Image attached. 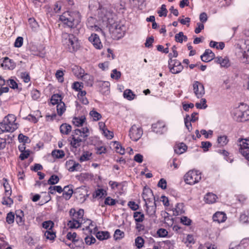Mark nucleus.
<instances>
[{"label": "nucleus", "instance_id": "obj_1", "mask_svg": "<svg viewBox=\"0 0 249 249\" xmlns=\"http://www.w3.org/2000/svg\"><path fill=\"white\" fill-rule=\"evenodd\" d=\"M70 215L71 216V220H70L68 223V225L70 228H78L82 224L85 223H88V226H85L86 230H88L89 232H91V230L89 229V226H94L93 222L90 219H83V215L84 213V210L80 209L78 211L76 212L75 209H71L70 211Z\"/></svg>", "mask_w": 249, "mask_h": 249}, {"label": "nucleus", "instance_id": "obj_2", "mask_svg": "<svg viewBox=\"0 0 249 249\" xmlns=\"http://www.w3.org/2000/svg\"><path fill=\"white\" fill-rule=\"evenodd\" d=\"M63 45L71 53L76 52L80 48L78 38L72 34L63 33L62 34Z\"/></svg>", "mask_w": 249, "mask_h": 249}, {"label": "nucleus", "instance_id": "obj_3", "mask_svg": "<svg viewBox=\"0 0 249 249\" xmlns=\"http://www.w3.org/2000/svg\"><path fill=\"white\" fill-rule=\"evenodd\" d=\"M59 19L68 27L74 28L80 22V15L78 11H68L63 13Z\"/></svg>", "mask_w": 249, "mask_h": 249}, {"label": "nucleus", "instance_id": "obj_4", "mask_svg": "<svg viewBox=\"0 0 249 249\" xmlns=\"http://www.w3.org/2000/svg\"><path fill=\"white\" fill-rule=\"evenodd\" d=\"M232 116L234 120L239 122H243L249 120V107L242 104L238 107L234 109Z\"/></svg>", "mask_w": 249, "mask_h": 249}, {"label": "nucleus", "instance_id": "obj_5", "mask_svg": "<svg viewBox=\"0 0 249 249\" xmlns=\"http://www.w3.org/2000/svg\"><path fill=\"white\" fill-rule=\"evenodd\" d=\"M109 25V30L112 34V36L115 39H119L123 37L125 34V27L118 22H110Z\"/></svg>", "mask_w": 249, "mask_h": 249}, {"label": "nucleus", "instance_id": "obj_6", "mask_svg": "<svg viewBox=\"0 0 249 249\" xmlns=\"http://www.w3.org/2000/svg\"><path fill=\"white\" fill-rule=\"evenodd\" d=\"M94 14L98 16L99 19L106 22L107 25L113 21V18L115 16L113 12L105 6L101 7Z\"/></svg>", "mask_w": 249, "mask_h": 249}, {"label": "nucleus", "instance_id": "obj_7", "mask_svg": "<svg viewBox=\"0 0 249 249\" xmlns=\"http://www.w3.org/2000/svg\"><path fill=\"white\" fill-rule=\"evenodd\" d=\"M201 179V175L199 171L192 170L189 171L184 176L186 183L194 185L198 182Z\"/></svg>", "mask_w": 249, "mask_h": 249}, {"label": "nucleus", "instance_id": "obj_8", "mask_svg": "<svg viewBox=\"0 0 249 249\" xmlns=\"http://www.w3.org/2000/svg\"><path fill=\"white\" fill-rule=\"evenodd\" d=\"M239 150L240 153L249 161V139H242L239 140Z\"/></svg>", "mask_w": 249, "mask_h": 249}, {"label": "nucleus", "instance_id": "obj_9", "mask_svg": "<svg viewBox=\"0 0 249 249\" xmlns=\"http://www.w3.org/2000/svg\"><path fill=\"white\" fill-rule=\"evenodd\" d=\"M143 131L141 127L137 126L136 124L133 125L130 130L129 135L130 139L134 141H137L142 137Z\"/></svg>", "mask_w": 249, "mask_h": 249}, {"label": "nucleus", "instance_id": "obj_10", "mask_svg": "<svg viewBox=\"0 0 249 249\" xmlns=\"http://www.w3.org/2000/svg\"><path fill=\"white\" fill-rule=\"evenodd\" d=\"M193 87L194 92L197 98H200L205 94L204 87L200 82L195 81Z\"/></svg>", "mask_w": 249, "mask_h": 249}, {"label": "nucleus", "instance_id": "obj_11", "mask_svg": "<svg viewBox=\"0 0 249 249\" xmlns=\"http://www.w3.org/2000/svg\"><path fill=\"white\" fill-rule=\"evenodd\" d=\"M152 129L153 131L159 134H162L167 131L165 124L162 121H158L153 124Z\"/></svg>", "mask_w": 249, "mask_h": 249}, {"label": "nucleus", "instance_id": "obj_12", "mask_svg": "<svg viewBox=\"0 0 249 249\" xmlns=\"http://www.w3.org/2000/svg\"><path fill=\"white\" fill-rule=\"evenodd\" d=\"M89 40L96 49H101L102 48L103 45L99 36L97 34H92L90 36H89Z\"/></svg>", "mask_w": 249, "mask_h": 249}, {"label": "nucleus", "instance_id": "obj_13", "mask_svg": "<svg viewBox=\"0 0 249 249\" xmlns=\"http://www.w3.org/2000/svg\"><path fill=\"white\" fill-rule=\"evenodd\" d=\"M101 0H90L89 8L92 12H97L103 6L101 4Z\"/></svg>", "mask_w": 249, "mask_h": 249}, {"label": "nucleus", "instance_id": "obj_14", "mask_svg": "<svg viewBox=\"0 0 249 249\" xmlns=\"http://www.w3.org/2000/svg\"><path fill=\"white\" fill-rule=\"evenodd\" d=\"M215 54L210 49H206L204 53L201 56L202 61L205 62H208L214 58Z\"/></svg>", "mask_w": 249, "mask_h": 249}, {"label": "nucleus", "instance_id": "obj_15", "mask_svg": "<svg viewBox=\"0 0 249 249\" xmlns=\"http://www.w3.org/2000/svg\"><path fill=\"white\" fill-rule=\"evenodd\" d=\"M1 66L5 69L13 70L15 68L16 64L12 59L6 57L4 58Z\"/></svg>", "mask_w": 249, "mask_h": 249}, {"label": "nucleus", "instance_id": "obj_16", "mask_svg": "<svg viewBox=\"0 0 249 249\" xmlns=\"http://www.w3.org/2000/svg\"><path fill=\"white\" fill-rule=\"evenodd\" d=\"M215 61L217 64H219L221 67L227 68L231 65L229 59L227 57H217L215 59Z\"/></svg>", "mask_w": 249, "mask_h": 249}, {"label": "nucleus", "instance_id": "obj_17", "mask_svg": "<svg viewBox=\"0 0 249 249\" xmlns=\"http://www.w3.org/2000/svg\"><path fill=\"white\" fill-rule=\"evenodd\" d=\"M72 187V185H67L65 186L63 189V193L62 194V196L67 200H69L73 194Z\"/></svg>", "mask_w": 249, "mask_h": 249}, {"label": "nucleus", "instance_id": "obj_18", "mask_svg": "<svg viewBox=\"0 0 249 249\" xmlns=\"http://www.w3.org/2000/svg\"><path fill=\"white\" fill-rule=\"evenodd\" d=\"M142 198L145 203L151 201L154 198L152 191L149 189H144L142 193Z\"/></svg>", "mask_w": 249, "mask_h": 249}, {"label": "nucleus", "instance_id": "obj_19", "mask_svg": "<svg viewBox=\"0 0 249 249\" xmlns=\"http://www.w3.org/2000/svg\"><path fill=\"white\" fill-rule=\"evenodd\" d=\"M226 218L227 217L225 213L220 212L215 213L213 217V220L219 223L224 222Z\"/></svg>", "mask_w": 249, "mask_h": 249}, {"label": "nucleus", "instance_id": "obj_20", "mask_svg": "<svg viewBox=\"0 0 249 249\" xmlns=\"http://www.w3.org/2000/svg\"><path fill=\"white\" fill-rule=\"evenodd\" d=\"M81 78L88 86L91 87L93 85L94 78L92 75L85 73L81 76Z\"/></svg>", "mask_w": 249, "mask_h": 249}, {"label": "nucleus", "instance_id": "obj_21", "mask_svg": "<svg viewBox=\"0 0 249 249\" xmlns=\"http://www.w3.org/2000/svg\"><path fill=\"white\" fill-rule=\"evenodd\" d=\"M68 246L72 248H76L77 249H83L84 248V243L83 240L79 237L72 244H69Z\"/></svg>", "mask_w": 249, "mask_h": 249}, {"label": "nucleus", "instance_id": "obj_22", "mask_svg": "<svg viewBox=\"0 0 249 249\" xmlns=\"http://www.w3.org/2000/svg\"><path fill=\"white\" fill-rule=\"evenodd\" d=\"M71 137L72 138V141L71 142V144L72 147L74 148H77L80 146L81 145V142L85 141L80 137L75 136V135L72 134Z\"/></svg>", "mask_w": 249, "mask_h": 249}, {"label": "nucleus", "instance_id": "obj_23", "mask_svg": "<svg viewBox=\"0 0 249 249\" xmlns=\"http://www.w3.org/2000/svg\"><path fill=\"white\" fill-rule=\"evenodd\" d=\"M173 62V60L172 59L169 60V68L170 69V71L174 74L178 73L182 71L183 69L182 66H178L177 67H172V63Z\"/></svg>", "mask_w": 249, "mask_h": 249}, {"label": "nucleus", "instance_id": "obj_24", "mask_svg": "<svg viewBox=\"0 0 249 249\" xmlns=\"http://www.w3.org/2000/svg\"><path fill=\"white\" fill-rule=\"evenodd\" d=\"M217 196L212 193H207L204 196L205 202L208 204H212L215 202Z\"/></svg>", "mask_w": 249, "mask_h": 249}, {"label": "nucleus", "instance_id": "obj_25", "mask_svg": "<svg viewBox=\"0 0 249 249\" xmlns=\"http://www.w3.org/2000/svg\"><path fill=\"white\" fill-rule=\"evenodd\" d=\"M187 146L184 143H180L176 145L174 147L175 152L178 154H181L187 150Z\"/></svg>", "mask_w": 249, "mask_h": 249}, {"label": "nucleus", "instance_id": "obj_26", "mask_svg": "<svg viewBox=\"0 0 249 249\" xmlns=\"http://www.w3.org/2000/svg\"><path fill=\"white\" fill-rule=\"evenodd\" d=\"M16 221L17 224L19 226H21L24 224V220L23 211L21 210L17 211Z\"/></svg>", "mask_w": 249, "mask_h": 249}, {"label": "nucleus", "instance_id": "obj_27", "mask_svg": "<svg viewBox=\"0 0 249 249\" xmlns=\"http://www.w3.org/2000/svg\"><path fill=\"white\" fill-rule=\"evenodd\" d=\"M71 130V126L67 124H63L60 126V132L65 135H68Z\"/></svg>", "mask_w": 249, "mask_h": 249}, {"label": "nucleus", "instance_id": "obj_28", "mask_svg": "<svg viewBox=\"0 0 249 249\" xmlns=\"http://www.w3.org/2000/svg\"><path fill=\"white\" fill-rule=\"evenodd\" d=\"M86 117L82 116L80 117H74L73 119L72 123L74 125L76 126H82L84 123L86 122Z\"/></svg>", "mask_w": 249, "mask_h": 249}, {"label": "nucleus", "instance_id": "obj_29", "mask_svg": "<svg viewBox=\"0 0 249 249\" xmlns=\"http://www.w3.org/2000/svg\"><path fill=\"white\" fill-rule=\"evenodd\" d=\"M110 83L107 81L101 82L100 91L103 94H108L109 92Z\"/></svg>", "mask_w": 249, "mask_h": 249}, {"label": "nucleus", "instance_id": "obj_30", "mask_svg": "<svg viewBox=\"0 0 249 249\" xmlns=\"http://www.w3.org/2000/svg\"><path fill=\"white\" fill-rule=\"evenodd\" d=\"M123 96L124 98H126L128 100L131 101L134 99L136 95L132 92L131 89H127L124 91Z\"/></svg>", "mask_w": 249, "mask_h": 249}, {"label": "nucleus", "instance_id": "obj_31", "mask_svg": "<svg viewBox=\"0 0 249 249\" xmlns=\"http://www.w3.org/2000/svg\"><path fill=\"white\" fill-rule=\"evenodd\" d=\"M96 236L99 240H103L108 239L110 235L109 233L107 231H98L96 233Z\"/></svg>", "mask_w": 249, "mask_h": 249}, {"label": "nucleus", "instance_id": "obj_32", "mask_svg": "<svg viewBox=\"0 0 249 249\" xmlns=\"http://www.w3.org/2000/svg\"><path fill=\"white\" fill-rule=\"evenodd\" d=\"M145 206L146 207V213L150 217H153L156 213V206H148L147 203H145Z\"/></svg>", "mask_w": 249, "mask_h": 249}, {"label": "nucleus", "instance_id": "obj_33", "mask_svg": "<svg viewBox=\"0 0 249 249\" xmlns=\"http://www.w3.org/2000/svg\"><path fill=\"white\" fill-rule=\"evenodd\" d=\"M135 222H142L144 219V215L140 212H135L133 213Z\"/></svg>", "mask_w": 249, "mask_h": 249}, {"label": "nucleus", "instance_id": "obj_34", "mask_svg": "<svg viewBox=\"0 0 249 249\" xmlns=\"http://www.w3.org/2000/svg\"><path fill=\"white\" fill-rule=\"evenodd\" d=\"M175 40L179 43H182L183 41H187L188 38L186 36H184L183 33L182 32H179L175 36Z\"/></svg>", "mask_w": 249, "mask_h": 249}, {"label": "nucleus", "instance_id": "obj_35", "mask_svg": "<svg viewBox=\"0 0 249 249\" xmlns=\"http://www.w3.org/2000/svg\"><path fill=\"white\" fill-rule=\"evenodd\" d=\"M14 129L11 128L9 126L6 125L3 122L0 123V134L5 132H13Z\"/></svg>", "mask_w": 249, "mask_h": 249}, {"label": "nucleus", "instance_id": "obj_36", "mask_svg": "<svg viewBox=\"0 0 249 249\" xmlns=\"http://www.w3.org/2000/svg\"><path fill=\"white\" fill-rule=\"evenodd\" d=\"M48 190L49 194H51L52 195H54L55 194V192L61 193L63 191L62 188L60 186H51L49 188Z\"/></svg>", "mask_w": 249, "mask_h": 249}, {"label": "nucleus", "instance_id": "obj_37", "mask_svg": "<svg viewBox=\"0 0 249 249\" xmlns=\"http://www.w3.org/2000/svg\"><path fill=\"white\" fill-rule=\"evenodd\" d=\"M62 98L61 96L58 94H53L51 99V103L52 105H58L59 104V101L61 102Z\"/></svg>", "mask_w": 249, "mask_h": 249}, {"label": "nucleus", "instance_id": "obj_38", "mask_svg": "<svg viewBox=\"0 0 249 249\" xmlns=\"http://www.w3.org/2000/svg\"><path fill=\"white\" fill-rule=\"evenodd\" d=\"M57 111L58 115L61 116L66 110L65 105L63 102H60L57 105Z\"/></svg>", "mask_w": 249, "mask_h": 249}, {"label": "nucleus", "instance_id": "obj_39", "mask_svg": "<svg viewBox=\"0 0 249 249\" xmlns=\"http://www.w3.org/2000/svg\"><path fill=\"white\" fill-rule=\"evenodd\" d=\"M96 19L92 17H89L87 21V26L89 28L93 29L96 23Z\"/></svg>", "mask_w": 249, "mask_h": 249}, {"label": "nucleus", "instance_id": "obj_40", "mask_svg": "<svg viewBox=\"0 0 249 249\" xmlns=\"http://www.w3.org/2000/svg\"><path fill=\"white\" fill-rule=\"evenodd\" d=\"M44 235L47 239L50 240H53L56 237L55 232L53 230H46L45 231Z\"/></svg>", "mask_w": 249, "mask_h": 249}, {"label": "nucleus", "instance_id": "obj_41", "mask_svg": "<svg viewBox=\"0 0 249 249\" xmlns=\"http://www.w3.org/2000/svg\"><path fill=\"white\" fill-rule=\"evenodd\" d=\"M59 181V177L55 175H52L49 180H48L47 183L50 185H54L57 184Z\"/></svg>", "mask_w": 249, "mask_h": 249}, {"label": "nucleus", "instance_id": "obj_42", "mask_svg": "<svg viewBox=\"0 0 249 249\" xmlns=\"http://www.w3.org/2000/svg\"><path fill=\"white\" fill-rule=\"evenodd\" d=\"M5 182L3 183V186L5 189V196H11L12 194V190L7 180L4 179Z\"/></svg>", "mask_w": 249, "mask_h": 249}, {"label": "nucleus", "instance_id": "obj_43", "mask_svg": "<svg viewBox=\"0 0 249 249\" xmlns=\"http://www.w3.org/2000/svg\"><path fill=\"white\" fill-rule=\"evenodd\" d=\"M144 239L141 236H138L135 240V246L138 249H141L143 246Z\"/></svg>", "mask_w": 249, "mask_h": 249}, {"label": "nucleus", "instance_id": "obj_44", "mask_svg": "<svg viewBox=\"0 0 249 249\" xmlns=\"http://www.w3.org/2000/svg\"><path fill=\"white\" fill-rule=\"evenodd\" d=\"M11 196H5L3 197L2 204L3 205L11 206L13 203V199L10 197Z\"/></svg>", "mask_w": 249, "mask_h": 249}, {"label": "nucleus", "instance_id": "obj_45", "mask_svg": "<svg viewBox=\"0 0 249 249\" xmlns=\"http://www.w3.org/2000/svg\"><path fill=\"white\" fill-rule=\"evenodd\" d=\"M217 142L219 146H223L228 142L227 137L226 136L218 137L217 139Z\"/></svg>", "mask_w": 249, "mask_h": 249}, {"label": "nucleus", "instance_id": "obj_46", "mask_svg": "<svg viewBox=\"0 0 249 249\" xmlns=\"http://www.w3.org/2000/svg\"><path fill=\"white\" fill-rule=\"evenodd\" d=\"M240 59L243 63L249 64V51L246 52H242Z\"/></svg>", "mask_w": 249, "mask_h": 249}, {"label": "nucleus", "instance_id": "obj_47", "mask_svg": "<svg viewBox=\"0 0 249 249\" xmlns=\"http://www.w3.org/2000/svg\"><path fill=\"white\" fill-rule=\"evenodd\" d=\"M89 115L92 117L93 120L95 121L99 120L102 117L101 114L94 110H91L89 112Z\"/></svg>", "mask_w": 249, "mask_h": 249}, {"label": "nucleus", "instance_id": "obj_48", "mask_svg": "<svg viewBox=\"0 0 249 249\" xmlns=\"http://www.w3.org/2000/svg\"><path fill=\"white\" fill-rule=\"evenodd\" d=\"M54 223L50 220L46 221L42 223V227L47 230H51L53 227Z\"/></svg>", "mask_w": 249, "mask_h": 249}, {"label": "nucleus", "instance_id": "obj_49", "mask_svg": "<svg viewBox=\"0 0 249 249\" xmlns=\"http://www.w3.org/2000/svg\"><path fill=\"white\" fill-rule=\"evenodd\" d=\"M52 155L57 158H62L64 155V152L61 150H54L52 151Z\"/></svg>", "mask_w": 249, "mask_h": 249}, {"label": "nucleus", "instance_id": "obj_50", "mask_svg": "<svg viewBox=\"0 0 249 249\" xmlns=\"http://www.w3.org/2000/svg\"><path fill=\"white\" fill-rule=\"evenodd\" d=\"M124 233L119 229H117L114 232V238L116 240L122 239L124 237Z\"/></svg>", "mask_w": 249, "mask_h": 249}, {"label": "nucleus", "instance_id": "obj_51", "mask_svg": "<svg viewBox=\"0 0 249 249\" xmlns=\"http://www.w3.org/2000/svg\"><path fill=\"white\" fill-rule=\"evenodd\" d=\"M190 120V116L186 115V117L184 119V123L186 127L187 128L189 131H191L192 129V124Z\"/></svg>", "mask_w": 249, "mask_h": 249}, {"label": "nucleus", "instance_id": "obj_52", "mask_svg": "<svg viewBox=\"0 0 249 249\" xmlns=\"http://www.w3.org/2000/svg\"><path fill=\"white\" fill-rule=\"evenodd\" d=\"M72 88L76 91H80L83 88V84L79 82H75L72 84Z\"/></svg>", "mask_w": 249, "mask_h": 249}, {"label": "nucleus", "instance_id": "obj_53", "mask_svg": "<svg viewBox=\"0 0 249 249\" xmlns=\"http://www.w3.org/2000/svg\"><path fill=\"white\" fill-rule=\"evenodd\" d=\"M66 236L67 239L71 241L72 243L78 238V237L77 236L76 233L74 232H68Z\"/></svg>", "mask_w": 249, "mask_h": 249}, {"label": "nucleus", "instance_id": "obj_54", "mask_svg": "<svg viewBox=\"0 0 249 249\" xmlns=\"http://www.w3.org/2000/svg\"><path fill=\"white\" fill-rule=\"evenodd\" d=\"M168 11L166 8V5L165 4H162L160 7V10L158 12L159 15L160 17H166Z\"/></svg>", "mask_w": 249, "mask_h": 249}, {"label": "nucleus", "instance_id": "obj_55", "mask_svg": "<svg viewBox=\"0 0 249 249\" xmlns=\"http://www.w3.org/2000/svg\"><path fill=\"white\" fill-rule=\"evenodd\" d=\"M15 220V215L13 213L9 212L7 213L6 216V222L9 224H11L14 223Z\"/></svg>", "mask_w": 249, "mask_h": 249}, {"label": "nucleus", "instance_id": "obj_56", "mask_svg": "<svg viewBox=\"0 0 249 249\" xmlns=\"http://www.w3.org/2000/svg\"><path fill=\"white\" fill-rule=\"evenodd\" d=\"M91 156V153L89 152H84L80 158V161L81 162L87 161L89 160L90 157Z\"/></svg>", "mask_w": 249, "mask_h": 249}, {"label": "nucleus", "instance_id": "obj_57", "mask_svg": "<svg viewBox=\"0 0 249 249\" xmlns=\"http://www.w3.org/2000/svg\"><path fill=\"white\" fill-rule=\"evenodd\" d=\"M183 207V204L181 203H178L176 206V208H175V210L174 212L176 213V215H179L183 213V210L182 208Z\"/></svg>", "mask_w": 249, "mask_h": 249}, {"label": "nucleus", "instance_id": "obj_58", "mask_svg": "<svg viewBox=\"0 0 249 249\" xmlns=\"http://www.w3.org/2000/svg\"><path fill=\"white\" fill-rule=\"evenodd\" d=\"M157 234L160 237H165L168 235V231L165 229L160 228L157 231Z\"/></svg>", "mask_w": 249, "mask_h": 249}, {"label": "nucleus", "instance_id": "obj_59", "mask_svg": "<svg viewBox=\"0 0 249 249\" xmlns=\"http://www.w3.org/2000/svg\"><path fill=\"white\" fill-rule=\"evenodd\" d=\"M110 76L112 78L118 80L120 78L121 76V73L120 71H118L116 69H114L112 71Z\"/></svg>", "mask_w": 249, "mask_h": 249}, {"label": "nucleus", "instance_id": "obj_60", "mask_svg": "<svg viewBox=\"0 0 249 249\" xmlns=\"http://www.w3.org/2000/svg\"><path fill=\"white\" fill-rule=\"evenodd\" d=\"M81 168V165L79 163L74 162L73 165L69 168V171L70 172L77 171H80Z\"/></svg>", "mask_w": 249, "mask_h": 249}, {"label": "nucleus", "instance_id": "obj_61", "mask_svg": "<svg viewBox=\"0 0 249 249\" xmlns=\"http://www.w3.org/2000/svg\"><path fill=\"white\" fill-rule=\"evenodd\" d=\"M103 133L108 139H111L113 137V133L108 130L107 128L103 129Z\"/></svg>", "mask_w": 249, "mask_h": 249}, {"label": "nucleus", "instance_id": "obj_62", "mask_svg": "<svg viewBox=\"0 0 249 249\" xmlns=\"http://www.w3.org/2000/svg\"><path fill=\"white\" fill-rule=\"evenodd\" d=\"M116 201L111 198L110 197L108 196L106 198L104 203L105 205L109 206H113L115 205Z\"/></svg>", "mask_w": 249, "mask_h": 249}, {"label": "nucleus", "instance_id": "obj_63", "mask_svg": "<svg viewBox=\"0 0 249 249\" xmlns=\"http://www.w3.org/2000/svg\"><path fill=\"white\" fill-rule=\"evenodd\" d=\"M23 42L22 37L18 36L17 38L14 43V46L16 48H19L22 46Z\"/></svg>", "mask_w": 249, "mask_h": 249}, {"label": "nucleus", "instance_id": "obj_64", "mask_svg": "<svg viewBox=\"0 0 249 249\" xmlns=\"http://www.w3.org/2000/svg\"><path fill=\"white\" fill-rule=\"evenodd\" d=\"M241 49L242 50V52H246L249 51V40H246L245 41L244 44L240 46Z\"/></svg>", "mask_w": 249, "mask_h": 249}]
</instances>
